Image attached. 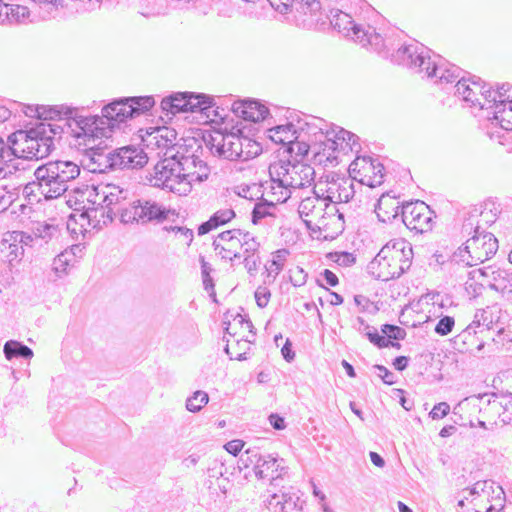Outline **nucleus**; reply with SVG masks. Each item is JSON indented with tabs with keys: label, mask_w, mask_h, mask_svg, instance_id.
Segmentation results:
<instances>
[{
	"label": "nucleus",
	"mask_w": 512,
	"mask_h": 512,
	"mask_svg": "<svg viewBox=\"0 0 512 512\" xmlns=\"http://www.w3.org/2000/svg\"><path fill=\"white\" fill-rule=\"evenodd\" d=\"M155 105L153 96L122 97L113 100L102 108L103 135L80 136L85 146L84 165L92 173H108L115 171L114 150L97 147L94 142L98 138L109 137L116 126L148 112ZM98 118L100 116L96 115Z\"/></svg>",
	"instance_id": "nucleus-1"
},
{
	"label": "nucleus",
	"mask_w": 512,
	"mask_h": 512,
	"mask_svg": "<svg viewBox=\"0 0 512 512\" xmlns=\"http://www.w3.org/2000/svg\"><path fill=\"white\" fill-rule=\"evenodd\" d=\"M63 122V125L57 123L41 121L34 128L29 130H18L8 137L9 143L15 145L13 148L16 152V157L25 159H42L50 155L54 149V138L56 135H61L64 128L76 138L70 128L66 125L64 120L55 117L53 120Z\"/></svg>",
	"instance_id": "nucleus-2"
},
{
	"label": "nucleus",
	"mask_w": 512,
	"mask_h": 512,
	"mask_svg": "<svg viewBox=\"0 0 512 512\" xmlns=\"http://www.w3.org/2000/svg\"><path fill=\"white\" fill-rule=\"evenodd\" d=\"M424 45L414 42L404 44L392 54V61L403 65L417 73H423L432 80H451L449 77H457L460 67L451 64L442 56L433 54Z\"/></svg>",
	"instance_id": "nucleus-3"
},
{
	"label": "nucleus",
	"mask_w": 512,
	"mask_h": 512,
	"mask_svg": "<svg viewBox=\"0 0 512 512\" xmlns=\"http://www.w3.org/2000/svg\"><path fill=\"white\" fill-rule=\"evenodd\" d=\"M12 109L15 113H23L24 115L37 118L39 120H53L59 117L64 120L68 128L71 129L76 137L80 136H98L103 135L102 118L91 115H82L76 108L59 105V106H44V105H26L23 103H13Z\"/></svg>",
	"instance_id": "nucleus-4"
},
{
	"label": "nucleus",
	"mask_w": 512,
	"mask_h": 512,
	"mask_svg": "<svg viewBox=\"0 0 512 512\" xmlns=\"http://www.w3.org/2000/svg\"><path fill=\"white\" fill-rule=\"evenodd\" d=\"M413 259L412 245L404 239H393L384 245L367 266L375 279L388 281L407 272Z\"/></svg>",
	"instance_id": "nucleus-5"
},
{
	"label": "nucleus",
	"mask_w": 512,
	"mask_h": 512,
	"mask_svg": "<svg viewBox=\"0 0 512 512\" xmlns=\"http://www.w3.org/2000/svg\"><path fill=\"white\" fill-rule=\"evenodd\" d=\"M473 235L454 254L452 260L466 266H476L494 256L498 250V240L494 234L485 232L482 226L472 229Z\"/></svg>",
	"instance_id": "nucleus-6"
},
{
	"label": "nucleus",
	"mask_w": 512,
	"mask_h": 512,
	"mask_svg": "<svg viewBox=\"0 0 512 512\" xmlns=\"http://www.w3.org/2000/svg\"><path fill=\"white\" fill-rule=\"evenodd\" d=\"M121 222L129 223H161L168 218L170 210L163 204L152 200L141 198L129 203L127 208H120Z\"/></svg>",
	"instance_id": "nucleus-7"
},
{
	"label": "nucleus",
	"mask_w": 512,
	"mask_h": 512,
	"mask_svg": "<svg viewBox=\"0 0 512 512\" xmlns=\"http://www.w3.org/2000/svg\"><path fill=\"white\" fill-rule=\"evenodd\" d=\"M466 72H464L460 68V73H458L457 77H450L451 80H435V83H439L441 85H448L456 83L454 88V94L461 98V100L466 103L469 107H478L479 109L486 110L489 103H491V98L494 95L495 91L484 90V86H482L479 82L472 81L471 84H467V79L465 77Z\"/></svg>",
	"instance_id": "nucleus-8"
},
{
	"label": "nucleus",
	"mask_w": 512,
	"mask_h": 512,
	"mask_svg": "<svg viewBox=\"0 0 512 512\" xmlns=\"http://www.w3.org/2000/svg\"><path fill=\"white\" fill-rule=\"evenodd\" d=\"M181 179L178 155L173 154L157 162L151 181L153 186L167 189L178 195H187L190 192V186Z\"/></svg>",
	"instance_id": "nucleus-9"
},
{
	"label": "nucleus",
	"mask_w": 512,
	"mask_h": 512,
	"mask_svg": "<svg viewBox=\"0 0 512 512\" xmlns=\"http://www.w3.org/2000/svg\"><path fill=\"white\" fill-rule=\"evenodd\" d=\"M214 99L202 93L179 92L165 97L161 101V109L166 116L182 112L207 113L213 107Z\"/></svg>",
	"instance_id": "nucleus-10"
},
{
	"label": "nucleus",
	"mask_w": 512,
	"mask_h": 512,
	"mask_svg": "<svg viewBox=\"0 0 512 512\" xmlns=\"http://www.w3.org/2000/svg\"><path fill=\"white\" fill-rule=\"evenodd\" d=\"M433 211L423 201L416 200L402 204L401 220L411 231L424 233L432 228Z\"/></svg>",
	"instance_id": "nucleus-11"
},
{
	"label": "nucleus",
	"mask_w": 512,
	"mask_h": 512,
	"mask_svg": "<svg viewBox=\"0 0 512 512\" xmlns=\"http://www.w3.org/2000/svg\"><path fill=\"white\" fill-rule=\"evenodd\" d=\"M96 198L94 204L101 206L102 216L106 213L107 218L112 221L116 213L121 215L120 208H127L124 201L129 196V191L115 184H107L103 187H95Z\"/></svg>",
	"instance_id": "nucleus-12"
},
{
	"label": "nucleus",
	"mask_w": 512,
	"mask_h": 512,
	"mask_svg": "<svg viewBox=\"0 0 512 512\" xmlns=\"http://www.w3.org/2000/svg\"><path fill=\"white\" fill-rule=\"evenodd\" d=\"M205 142L213 155L230 160H240L242 154L241 148V135L230 132L223 134L221 132H214L209 134Z\"/></svg>",
	"instance_id": "nucleus-13"
},
{
	"label": "nucleus",
	"mask_w": 512,
	"mask_h": 512,
	"mask_svg": "<svg viewBox=\"0 0 512 512\" xmlns=\"http://www.w3.org/2000/svg\"><path fill=\"white\" fill-rule=\"evenodd\" d=\"M290 166V161H278L269 166V175L272 183L271 189L278 202H286L294 192Z\"/></svg>",
	"instance_id": "nucleus-14"
},
{
	"label": "nucleus",
	"mask_w": 512,
	"mask_h": 512,
	"mask_svg": "<svg viewBox=\"0 0 512 512\" xmlns=\"http://www.w3.org/2000/svg\"><path fill=\"white\" fill-rule=\"evenodd\" d=\"M181 180L188 183L190 189L194 182L201 183L208 179L210 169L206 162L196 155L178 156Z\"/></svg>",
	"instance_id": "nucleus-15"
},
{
	"label": "nucleus",
	"mask_w": 512,
	"mask_h": 512,
	"mask_svg": "<svg viewBox=\"0 0 512 512\" xmlns=\"http://www.w3.org/2000/svg\"><path fill=\"white\" fill-rule=\"evenodd\" d=\"M330 125L321 118L311 117L309 121L299 119L297 121L298 138L310 141L321 150L330 136L328 130Z\"/></svg>",
	"instance_id": "nucleus-16"
},
{
	"label": "nucleus",
	"mask_w": 512,
	"mask_h": 512,
	"mask_svg": "<svg viewBox=\"0 0 512 512\" xmlns=\"http://www.w3.org/2000/svg\"><path fill=\"white\" fill-rule=\"evenodd\" d=\"M115 170H134L143 168L148 156L143 148L128 145L114 149Z\"/></svg>",
	"instance_id": "nucleus-17"
},
{
	"label": "nucleus",
	"mask_w": 512,
	"mask_h": 512,
	"mask_svg": "<svg viewBox=\"0 0 512 512\" xmlns=\"http://www.w3.org/2000/svg\"><path fill=\"white\" fill-rule=\"evenodd\" d=\"M328 133L330 136L327 138L325 147L322 149L323 153H325L327 149L332 151H342L344 153H347L348 151L358 152V150L361 149L359 137L350 131L338 126L330 125Z\"/></svg>",
	"instance_id": "nucleus-18"
},
{
	"label": "nucleus",
	"mask_w": 512,
	"mask_h": 512,
	"mask_svg": "<svg viewBox=\"0 0 512 512\" xmlns=\"http://www.w3.org/2000/svg\"><path fill=\"white\" fill-rule=\"evenodd\" d=\"M35 179L40 181L43 197L45 199H56L62 196L69 188L66 184L54 175V170L45 164L34 171Z\"/></svg>",
	"instance_id": "nucleus-19"
},
{
	"label": "nucleus",
	"mask_w": 512,
	"mask_h": 512,
	"mask_svg": "<svg viewBox=\"0 0 512 512\" xmlns=\"http://www.w3.org/2000/svg\"><path fill=\"white\" fill-rule=\"evenodd\" d=\"M329 209V204L325 202L315 189H313V195L302 198L298 213L304 223L309 227L313 219L323 217L324 211Z\"/></svg>",
	"instance_id": "nucleus-20"
},
{
	"label": "nucleus",
	"mask_w": 512,
	"mask_h": 512,
	"mask_svg": "<svg viewBox=\"0 0 512 512\" xmlns=\"http://www.w3.org/2000/svg\"><path fill=\"white\" fill-rule=\"evenodd\" d=\"M232 110L236 116L251 122L263 121L269 115V109L258 100H243L234 102Z\"/></svg>",
	"instance_id": "nucleus-21"
},
{
	"label": "nucleus",
	"mask_w": 512,
	"mask_h": 512,
	"mask_svg": "<svg viewBox=\"0 0 512 512\" xmlns=\"http://www.w3.org/2000/svg\"><path fill=\"white\" fill-rule=\"evenodd\" d=\"M329 19L334 29L353 41L363 31V25L355 23L351 15L339 9H332Z\"/></svg>",
	"instance_id": "nucleus-22"
},
{
	"label": "nucleus",
	"mask_w": 512,
	"mask_h": 512,
	"mask_svg": "<svg viewBox=\"0 0 512 512\" xmlns=\"http://www.w3.org/2000/svg\"><path fill=\"white\" fill-rule=\"evenodd\" d=\"M402 204L403 203H400L397 198L389 194H383L375 206V213L379 221L391 223L397 217L401 216Z\"/></svg>",
	"instance_id": "nucleus-23"
},
{
	"label": "nucleus",
	"mask_w": 512,
	"mask_h": 512,
	"mask_svg": "<svg viewBox=\"0 0 512 512\" xmlns=\"http://www.w3.org/2000/svg\"><path fill=\"white\" fill-rule=\"evenodd\" d=\"M479 412L490 424H497V419H500L503 424L507 423L505 418H501L505 413V408L494 394L480 396Z\"/></svg>",
	"instance_id": "nucleus-24"
},
{
	"label": "nucleus",
	"mask_w": 512,
	"mask_h": 512,
	"mask_svg": "<svg viewBox=\"0 0 512 512\" xmlns=\"http://www.w3.org/2000/svg\"><path fill=\"white\" fill-rule=\"evenodd\" d=\"M481 274L487 278L488 285L495 291L505 293L512 291V273L501 268L491 267L480 269Z\"/></svg>",
	"instance_id": "nucleus-25"
},
{
	"label": "nucleus",
	"mask_w": 512,
	"mask_h": 512,
	"mask_svg": "<svg viewBox=\"0 0 512 512\" xmlns=\"http://www.w3.org/2000/svg\"><path fill=\"white\" fill-rule=\"evenodd\" d=\"M304 503L295 492L282 493V495L273 494L269 501V505L275 512H301Z\"/></svg>",
	"instance_id": "nucleus-26"
},
{
	"label": "nucleus",
	"mask_w": 512,
	"mask_h": 512,
	"mask_svg": "<svg viewBox=\"0 0 512 512\" xmlns=\"http://www.w3.org/2000/svg\"><path fill=\"white\" fill-rule=\"evenodd\" d=\"M290 174L293 176L294 192L310 187L314 183L315 170L311 165L298 161L291 163Z\"/></svg>",
	"instance_id": "nucleus-27"
},
{
	"label": "nucleus",
	"mask_w": 512,
	"mask_h": 512,
	"mask_svg": "<svg viewBox=\"0 0 512 512\" xmlns=\"http://www.w3.org/2000/svg\"><path fill=\"white\" fill-rule=\"evenodd\" d=\"M280 462H283V459H278L270 454L263 455L261 462L256 465V469L254 471L255 476L258 479H271L276 480L282 475V471L284 467L281 466Z\"/></svg>",
	"instance_id": "nucleus-28"
},
{
	"label": "nucleus",
	"mask_w": 512,
	"mask_h": 512,
	"mask_svg": "<svg viewBox=\"0 0 512 512\" xmlns=\"http://www.w3.org/2000/svg\"><path fill=\"white\" fill-rule=\"evenodd\" d=\"M47 167L54 170V175L59 178L62 183L69 187V184L75 180L80 174V167L73 161L57 160L45 163Z\"/></svg>",
	"instance_id": "nucleus-29"
},
{
	"label": "nucleus",
	"mask_w": 512,
	"mask_h": 512,
	"mask_svg": "<svg viewBox=\"0 0 512 512\" xmlns=\"http://www.w3.org/2000/svg\"><path fill=\"white\" fill-rule=\"evenodd\" d=\"M365 163L362 166L364 172V178L361 180L362 183L367 184L369 187L380 186L384 182V166L378 161L369 157L368 159L363 158Z\"/></svg>",
	"instance_id": "nucleus-30"
},
{
	"label": "nucleus",
	"mask_w": 512,
	"mask_h": 512,
	"mask_svg": "<svg viewBox=\"0 0 512 512\" xmlns=\"http://www.w3.org/2000/svg\"><path fill=\"white\" fill-rule=\"evenodd\" d=\"M354 41L361 44L363 47L371 46L373 50L378 53H383L386 44L381 34L376 32V29L372 26H363V31L356 37Z\"/></svg>",
	"instance_id": "nucleus-31"
},
{
	"label": "nucleus",
	"mask_w": 512,
	"mask_h": 512,
	"mask_svg": "<svg viewBox=\"0 0 512 512\" xmlns=\"http://www.w3.org/2000/svg\"><path fill=\"white\" fill-rule=\"evenodd\" d=\"M269 138L278 144H282L287 148L289 143H291L293 140L297 139L296 134L297 132V123L293 124L291 122H288L285 125H277L275 127H272L268 129Z\"/></svg>",
	"instance_id": "nucleus-32"
},
{
	"label": "nucleus",
	"mask_w": 512,
	"mask_h": 512,
	"mask_svg": "<svg viewBox=\"0 0 512 512\" xmlns=\"http://www.w3.org/2000/svg\"><path fill=\"white\" fill-rule=\"evenodd\" d=\"M235 217V212L232 209H220L216 211L207 221L203 222L198 227V234L205 235L218 228L221 225L228 223Z\"/></svg>",
	"instance_id": "nucleus-33"
},
{
	"label": "nucleus",
	"mask_w": 512,
	"mask_h": 512,
	"mask_svg": "<svg viewBox=\"0 0 512 512\" xmlns=\"http://www.w3.org/2000/svg\"><path fill=\"white\" fill-rule=\"evenodd\" d=\"M496 214H491L488 211L483 209L479 210L474 208L470 213L468 218L464 221L462 231L468 235L472 234V229L475 228L477 222L482 226V223L485 225H491L496 221Z\"/></svg>",
	"instance_id": "nucleus-34"
},
{
	"label": "nucleus",
	"mask_w": 512,
	"mask_h": 512,
	"mask_svg": "<svg viewBox=\"0 0 512 512\" xmlns=\"http://www.w3.org/2000/svg\"><path fill=\"white\" fill-rule=\"evenodd\" d=\"M176 137L177 133L174 129L168 127H160L149 133V139L147 141H149V144H152L153 141H155V145H157L159 148H170L174 146Z\"/></svg>",
	"instance_id": "nucleus-35"
},
{
	"label": "nucleus",
	"mask_w": 512,
	"mask_h": 512,
	"mask_svg": "<svg viewBox=\"0 0 512 512\" xmlns=\"http://www.w3.org/2000/svg\"><path fill=\"white\" fill-rule=\"evenodd\" d=\"M3 352L8 360L14 358H21L29 360L33 357L34 353L31 348L22 342L16 340H9L4 344Z\"/></svg>",
	"instance_id": "nucleus-36"
},
{
	"label": "nucleus",
	"mask_w": 512,
	"mask_h": 512,
	"mask_svg": "<svg viewBox=\"0 0 512 512\" xmlns=\"http://www.w3.org/2000/svg\"><path fill=\"white\" fill-rule=\"evenodd\" d=\"M276 206L272 201L261 200L254 204L251 212V221L254 225L260 224L262 220L275 218Z\"/></svg>",
	"instance_id": "nucleus-37"
},
{
	"label": "nucleus",
	"mask_w": 512,
	"mask_h": 512,
	"mask_svg": "<svg viewBox=\"0 0 512 512\" xmlns=\"http://www.w3.org/2000/svg\"><path fill=\"white\" fill-rule=\"evenodd\" d=\"M14 236L15 231H7L3 234L4 249H9L8 257L10 266H14L24 256V249H22V246L19 243L13 241L16 240Z\"/></svg>",
	"instance_id": "nucleus-38"
},
{
	"label": "nucleus",
	"mask_w": 512,
	"mask_h": 512,
	"mask_svg": "<svg viewBox=\"0 0 512 512\" xmlns=\"http://www.w3.org/2000/svg\"><path fill=\"white\" fill-rule=\"evenodd\" d=\"M75 250H80L78 245L73 246L70 250H64L54 258L52 270L57 277H62L67 273V268L75 256Z\"/></svg>",
	"instance_id": "nucleus-39"
},
{
	"label": "nucleus",
	"mask_w": 512,
	"mask_h": 512,
	"mask_svg": "<svg viewBox=\"0 0 512 512\" xmlns=\"http://www.w3.org/2000/svg\"><path fill=\"white\" fill-rule=\"evenodd\" d=\"M287 254L288 251L285 249H280L275 252L274 257L270 262V265L265 266L267 272V279L264 280L265 284H271L274 282V280L284 267V261Z\"/></svg>",
	"instance_id": "nucleus-40"
},
{
	"label": "nucleus",
	"mask_w": 512,
	"mask_h": 512,
	"mask_svg": "<svg viewBox=\"0 0 512 512\" xmlns=\"http://www.w3.org/2000/svg\"><path fill=\"white\" fill-rule=\"evenodd\" d=\"M278 4L281 12H287L294 4L299 5V8L305 14H315L321 9L318 0H279Z\"/></svg>",
	"instance_id": "nucleus-41"
},
{
	"label": "nucleus",
	"mask_w": 512,
	"mask_h": 512,
	"mask_svg": "<svg viewBox=\"0 0 512 512\" xmlns=\"http://www.w3.org/2000/svg\"><path fill=\"white\" fill-rule=\"evenodd\" d=\"M295 137H298V134H296ZM310 150H313L315 155L323 152L320 148L314 146V144H312L310 141L302 138L293 140L286 148L288 153L295 154L296 156H300L302 158L308 155Z\"/></svg>",
	"instance_id": "nucleus-42"
},
{
	"label": "nucleus",
	"mask_w": 512,
	"mask_h": 512,
	"mask_svg": "<svg viewBox=\"0 0 512 512\" xmlns=\"http://www.w3.org/2000/svg\"><path fill=\"white\" fill-rule=\"evenodd\" d=\"M31 231L35 235L37 240H42L45 243H48L53 238H57L60 233L58 225L49 224L46 222L36 223L32 227Z\"/></svg>",
	"instance_id": "nucleus-43"
},
{
	"label": "nucleus",
	"mask_w": 512,
	"mask_h": 512,
	"mask_svg": "<svg viewBox=\"0 0 512 512\" xmlns=\"http://www.w3.org/2000/svg\"><path fill=\"white\" fill-rule=\"evenodd\" d=\"M4 14L10 23H24L29 19L30 11L26 6L9 4Z\"/></svg>",
	"instance_id": "nucleus-44"
},
{
	"label": "nucleus",
	"mask_w": 512,
	"mask_h": 512,
	"mask_svg": "<svg viewBox=\"0 0 512 512\" xmlns=\"http://www.w3.org/2000/svg\"><path fill=\"white\" fill-rule=\"evenodd\" d=\"M338 190L337 196H334L338 200V204H346L353 199L355 195L354 183L349 178L338 179Z\"/></svg>",
	"instance_id": "nucleus-45"
},
{
	"label": "nucleus",
	"mask_w": 512,
	"mask_h": 512,
	"mask_svg": "<svg viewBox=\"0 0 512 512\" xmlns=\"http://www.w3.org/2000/svg\"><path fill=\"white\" fill-rule=\"evenodd\" d=\"M241 144V161H247L249 159H252L258 156L262 151L260 144L249 137L241 135Z\"/></svg>",
	"instance_id": "nucleus-46"
},
{
	"label": "nucleus",
	"mask_w": 512,
	"mask_h": 512,
	"mask_svg": "<svg viewBox=\"0 0 512 512\" xmlns=\"http://www.w3.org/2000/svg\"><path fill=\"white\" fill-rule=\"evenodd\" d=\"M209 401V396L205 391L198 390L193 393L186 401V408L190 412H199Z\"/></svg>",
	"instance_id": "nucleus-47"
},
{
	"label": "nucleus",
	"mask_w": 512,
	"mask_h": 512,
	"mask_svg": "<svg viewBox=\"0 0 512 512\" xmlns=\"http://www.w3.org/2000/svg\"><path fill=\"white\" fill-rule=\"evenodd\" d=\"M15 145L12 143H6L2 137H0V178L6 176L5 163L11 160L12 156H16L14 151Z\"/></svg>",
	"instance_id": "nucleus-48"
},
{
	"label": "nucleus",
	"mask_w": 512,
	"mask_h": 512,
	"mask_svg": "<svg viewBox=\"0 0 512 512\" xmlns=\"http://www.w3.org/2000/svg\"><path fill=\"white\" fill-rule=\"evenodd\" d=\"M263 455H261L257 449L255 448H248L245 450V452L241 455L239 459V463L242 464L245 468H248L249 466H253V470L255 471L256 465L261 462Z\"/></svg>",
	"instance_id": "nucleus-49"
},
{
	"label": "nucleus",
	"mask_w": 512,
	"mask_h": 512,
	"mask_svg": "<svg viewBox=\"0 0 512 512\" xmlns=\"http://www.w3.org/2000/svg\"><path fill=\"white\" fill-rule=\"evenodd\" d=\"M328 258L342 267H350L356 262V256L346 251L329 253Z\"/></svg>",
	"instance_id": "nucleus-50"
},
{
	"label": "nucleus",
	"mask_w": 512,
	"mask_h": 512,
	"mask_svg": "<svg viewBox=\"0 0 512 512\" xmlns=\"http://www.w3.org/2000/svg\"><path fill=\"white\" fill-rule=\"evenodd\" d=\"M25 198H27L30 202L39 201L40 198L38 196H43L42 187H40V181L35 179V181L27 183L23 187L22 191Z\"/></svg>",
	"instance_id": "nucleus-51"
},
{
	"label": "nucleus",
	"mask_w": 512,
	"mask_h": 512,
	"mask_svg": "<svg viewBox=\"0 0 512 512\" xmlns=\"http://www.w3.org/2000/svg\"><path fill=\"white\" fill-rule=\"evenodd\" d=\"M455 320L453 317L445 315L441 317L434 328V332L439 336H446L453 330Z\"/></svg>",
	"instance_id": "nucleus-52"
},
{
	"label": "nucleus",
	"mask_w": 512,
	"mask_h": 512,
	"mask_svg": "<svg viewBox=\"0 0 512 512\" xmlns=\"http://www.w3.org/2000/svg\"><path fill=\"white\" fill-rule=\"evenodd\" d=\"M14 238L16 239L14 241L22 246V249H24V253L27 249L32 248L38 241L33 233L29 234L27 232L18 230H15Z\"/></svg>",
	"instance_id": "nucleus-53"
},
{
	"label": "nucleus",
	"mask_w": 512,
	"mask_h": 512,
	"mask_svg": "<svg viewBox=\"0 0 512 512\" xmlns=\"http://www.w3.org/2000/svg\"><path fill=\"white\" fill-rule=\"evenodd\" d=\"M381 331L391 340H403L406 336V331L403 328L392 324H383Z\"/></svg>",
	"instance_id": "nucleus-54"
},
{
	"label": "nucleus",
	"mask_w": 512,
	"mask_h": 512,
	"mask_svg": "<svg viewBox=\"0 0 512 512\" xmlns=\"http://www.w3.org/2000/svg\"><path fill=\"white\" fill-rule=\"evenodd\" d=\"M271 297V292L266 286H259L255 291V300L260 308L268 305Z\"/></svg>",
	"instance_id": "nucleus-55"
},
{
	"label": "nucleus",
	"mask_w": 512,
	"mask_h": 512,
	"mask_svg": "<svg viewBox=\"0 0 512 512\" xmlns=\"http://www.w3.org/2000/svg\"><path fill=\"white\" fill-rule=\"evenodd\" d=\"M260 257L258 255H246L243 264L250 276H255L260 265Z\"/></svg>",
	"instance_id": "nucleus-56"
},
{
	"label": "nucleus",
	"mask_w": 512,
	"mask_h": 512,
	"mask_svg": "<svg viewBox=\"0 0 512 512\" xmlns=\"http://www.w3.org/2000/svg\"><path fill=\"white\" fill-rule=\"evenodd\" d=\"M307 276L308 275L304 269L297 266L295 269L291 270L290 281L293 286L300 287L306 283Z\"/></svg>",
	"instance_id": "nucleus-57"
},
{
	"label": "nucleus",
	"mask_w": 512,
	"mask_h": 512,
	"mask_svg": "<svg viewBox=\"0 0 512 512\" xmlns=\"http://www.w3.org/2000/svg\"><path fill=\"white\" fill-rule=\"evenodd\" d=\"M338 193H339V190H338V180H337V181H333V182L329 183L325 196L323 193L321 194L322 198L325 199V202L329 204V208L332 205L338 204V200H336L334 198V196H337Z\"/></svg>",
	"instance_id": "nucleus-58"
},
{
	"label": "nucleus",
	"mask_w": 512,
	"mask_h": 512,
	"mask_svg": "<svg viewBox=\"0 0 512 512\" xmlns=\"http://www.w3.org/2000/svg\"><path fill=\"white\" fill-rule=\"evenodd\" d=\"M368 340L378 348L389 347V340L385 336L378 333L376 328H373L371 332L366 333Z\"/></svg>",
	"instance_id": "nucleus-59"
},
{
	"label": "nucleus",
	"mask_w": 512,
	"mask_h": 512,
	"mask_svg": "<svg viewBox=\"0 0 512 512\" xmlns=\"http://www.w3.org/2000/svg\"><path fill=\"white\" fill-rule=\"evenodd\" d=\"M368 340L378 348L389 347V340L385 336L378 333L376 328H373L371 332L366 333Z\"/></svg>",
	"instance_id": "nucleus-60"
},
{
	"label": "nucleus",
	"mask_w": 512,
	"mask_h": 512,
	"mask_svg": "<svg viewBox=\"0 0 512 512\" xmlns=\"http://www.w3.org/2000/svg\"><path fill=\"white\" fill-rule=\"evenodd\" d=\"M450 411V406L446 402H440L436 404L433 409L430 411L429 416L435 419H441L445 417Z\"/></svg>",
	"instance_id": "nucleus-61"
},
{
	"label": "nucleus",
	"mask_w": 512,
	"mask_h": 512,
	"mask_svg": "<svg viewBox=\"0 0 512 512\" xmlns=\"http://www.w3.org/2000/svg\"><path fill=\"white\" fill-rule=\"evenodd\" d=\"M168 230L175 232L177 235H179L180 238H183L188 246L193 241V231L191 229L186 227L171 226Z\"/></svg>",
	"instance_id": "nucleus-62"
},
{
	"label": "nucleus",
	"mask_w": 512,
	"mask_h": 512,
	"mask_svg": "<svg viewBox=\"0 0 512 512\" xmlns=\"http://www.w3.org/2000/svg\"><path fill=\"white\" fill-rule=\"evenodd\" d=\"M374 368L378 371L379 377L387 385L395 383V375L383 365H375Z\"/></svg>",
	"instance_id": "nucleus-63"
},
{
	"label": "nucleus",
	"mask_w": 512,
	"mask_h": 512,
	"mask_svg": "<svg viewBox=\"0 0 512 512\" xmlns=\"http://www.w3.org/2000/svg\"><path fill=\"white\" fill-rule=\"evenodd\" d=\"M244 441L240 439H234L225 444L224 448L228 453L233 456H237L244 447Z\"/></svg>",
	"instance_id": "nucleus-64"
}]
</instances>
